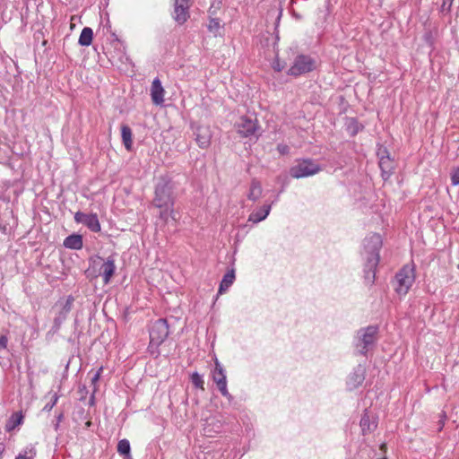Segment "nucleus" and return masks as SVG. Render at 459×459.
<instances>
[{
    "mask_svg": "<svg viewBox=\"0 0 459 459\" xmlns=\"http://www.w3.org/2000/svg\"><path fill=\"white\" fill-rule=\"evenodd\" d=\"M381 238L375 234L366 239L365 248L368 250V255L365 264V279L372 283L375 280V269L379 262V248Z\"/></svg>",
    "mask_w": 459,
    "mask_h": 459,
    "instance_id": "obj_1",
    "label": "nucleus"
},
{
    "mask_svg": "<svg viewBox=\"0 0 459 459\" xmlns=\"http://www.w3.org/2000/svg\"><path fill=\"white\" fill-rule=\"evenodd\" d=\"M415 281L414 268L410 264L404 265L395 275L394 287L399 295H405Z\"/></svg>",
    "mask_w": 459,
    "mask_h": 459,
    "instance_id": "obj_2",
    "label": "nucleus"
},
{
    "mask_svg": "<svg viewBox=\"0 0 459 459\" xmlns=\"http://www.w3.org/2000/svg\"><path fill=\"white\" fill-rule=\"evenodd\" d=\"M316 67V60L308 55H298L292 65L289 68L287 74L290 76L298 77L302 74L312 72Z\"/></svg>",
    "mask_w": 459,
    "mask_h": 459,
    "instance_id": "obj_3",
    "label": "nucleus"
},
{
    "mask_svg": "<svg viewBox=\"0 0 459 459\" xmlns=\"http://www.w3.org/2000/svg\"><path fill=\"white\" fill-rule=\"evenodd\" d=\"M236 130L241 137H254L257 139L260 135V126L257 120L248 117H241L235 124Z\"/></svg>",
    "mask_w": 459,
    "mask_h": 459,
    "instance_id": "obj_4",
    "label": "nucleus"
},
{
    "mask_svg": "<svg viewBox=\"0 0 459 459\" xmlns=\"http://www.w3.org/2000/svg\"><path fill=\"white\" fill-rule=\"evenodd\" d=\"M320 170L321 168L316 162L311 160H303L290 169V174L292 178H300L313 176Z\"/></svg>",
    "mask_w": 459,
    "mask_h": 459,
    "instance_id": "obj_5",
    "label": "nucleus"
},
{
    "mask_svg": "<svg viewBox=\"0 0 459 459\" xmlns=\"http://www.w3.org/2000/svg\"><path fill=\"white\" fill-rule=\"evenodd\" d=\"M212 377L213 382L216 384L217 388L221 392V395H223L228 401H231L233 399L232 395L229 393L227 387V377L225 369L220 361L216 359L214 362V368L212 371Z\"/></svg>",
    "mask_w": 459,
    "mask_h": 459,
    "instance_id": "obj_6",
    "label": "nucleus"
},
{
    "mask_svg": "<svg viewBox=\"0 0 459 459\" xmlns=\"http://www.w3.org/2000/svg\"><path fill=\"white\" fill-rule=\"evenodd\" d=\"M169 335V325L166 319H158L155 321L150 330V343L159 346Z\"/></svg>",
    "mask_w": 459,
    "mask_h": 459,
    "instance_id": "obj_7",
    "label": "nucleus"
},
{
    "mask_svg": "<svg viewBox=\"0 0 459 459\" xmlns=\"http://www.w3.org/2000/svg\"><path fill=\"white\" fill-rule=\"evenodd\" d=\"M377 327L370 325L365 329L358 332L359 342L358 347H360L359 352L365 354L369 348L374 344L377 339Z\"/></svg>",
    "mask_w": 459,
    "mask_h": 459,
    "instance_id": "obj_8",
    "label": "nucleus"
},
{
    "mask_svg": "<svg viewBox=\"0 0 459 459\" xmlns=\"http://www.w3.org/2000/svg\"><path fill=\"white\" fill-rule=\"evenodd\" d=\"M153 204L159 208L169 207L173 204L171 189L168 183L161 182L157 185Z\"/></svg>",
    "mask_w": 459,
    "mask_h": 459,
    "instance_id": "obj_9",
    "label": "nucleus"
},
{
    "mask_svg": "<svg viewBox=\"0 0 459 459\" xmlns=\"http://www.w3.org/2000/svg\"><path fill=\"white\" fill-rule=\"evenodd\" d=\"M194 0H174L173 17L175 21L183 24L189 18L188 9Z\"/></svg>",
    "mask_w": 459,
    "mask_h": 459,
    "instance_id": "obj_10",
    "label": "nucleus"
},
{
    "mask_svg": "<svg viewBox=\"0 0 459 459\" xmlns=\"http://www.w3.org/2000/svg\"><path fill=\"white\" fill-rule=\"evenodd\" d=\"M74 221L77 223L84 224L93 232L100 231V223L99 221L97 214L95 213L86 214L82 212H77L74 214Z\"/></svg>",
    "mask_w": 459,
    "mask_h": 459,
    "instance_id": "obj_11",
    "label": "nucleus"
},
{
    "mask_svg": "<svg viewBox=\"0 0 459 459\" xmlns=\"http://www.w3.org/2000/svg\"><path fill=\"white\" fill-rule=\"evenodd\" d=\"M195 134V141L200 148L206 149L210 146L212 134L209 126H197Z\"/></svg>",
    "mask_w": 459,
    "mask_h": 459,
    "instance_id": "obj_12",
    "label": "nucleus"
},
{
    "mask_svg": "<svg viewBox=\"0 0 459 459\" xmlns=\"http://www.w3.org/2000/svg\"><path fill=\"white\" fill-rule=\"evenodd\" d=\"M165 91L159 78H155L151 86V98L155 105H161L164 102Z\"/></svg>",
    "mask_w": 459,
    "mask_h": 459,
    "instance_id": "obj_13",
    "label": "nucleus"
},
{
    "mask_svg": "<svg viewBox=\"0 0 459 459\" xmlns=\"http://www.w3.org/2000/svg\"><path fill=\"white\" fill-rule=\"evenodd\" d=\"M365 379V369L363 367L359 365L354 371L349 376L347 385L350 389H355L359 387Z\"/></svg>",
    "mask_w": 459,
    "mask_h": 459,
    "instance_id": "obj_14",
    "label": "nucleus"
},
{
    "mask_svg": "<svg viewBox=\"0 0 459 459\" xmlns=\"http://www.w3.org/2000/svg\"><path fill=\"white\" fill-rule=\"evenodd\" d=\"M116 271L115 260L112 257H108L100 267V273L103 277L105 284L110 281Z\"/></svg>",
    "mask_w": 459,
    "mask_h": 459,
    "instance_id": "obj_15",
    "label": "nucleus"
},
{
    "mask_svg": "<svg viewBox=\"0 0 459 459\" xmlns=\"http://www.w3.org/2000/svg\"><path fill=\"white\" fill-rule=\"evenodd\" d=\"M271 204H264L261 208L252 212L248 216V221L258 223L264 221L270 213Z\"/></svg>",
    "mask_w": 459,
    "mask_h": 459,
    "instance_id": "obj_16",
    "label": "nucleus"
},
{
    "mask_svg": "<svg viewBox=\"0 0 459 459\" xmlns=\"http://www.w3.org/2000/svg\"><path fill=\"white\" fill-rule=\"evenodd\" d=\"M379 167L382 170L383 177H385V175L389 176L393 170V161L385 150L379 152Z\"/></svg>",
    "mask_w": 459,
    "mask_h": 459,
    "instance_id": "obj_17",
    "label": "nucleus"
},
{
    "mask_svg": "<svg viewBox=\"0 0 459 459\" xmlns=\"http://www.w3.org/2000/svg\"><path fill=\"white\" fill-rule=\"evenodd\" d=\"M262 193L263 188L261 183L256 179H253L247 193V198L255 202L262 196Z\"/></svg>",
    "mask_w": 459,
    "mask_h": 459,
    "instance_id": "obj_18",
    "label": "nucleus"
},
{
    "mask_svg": "<svg viewBox=\"0 0 459 459\" xmlns=\"http://www.w3.org/2000/svg\"><path fill=\"white\" fill-rule=\"evenodd\" d=\"M64 246L70 249L79 250L82 247V238L78 234L70 235L65 238Z\"/></svg>",
    "mask_w": 459,
    "mask_h": 459,
    "instance_id": "obj_19",
    "label": "nucleus"
},
{
    "mask_svg": "<svg viewBox=\"0 0 459 459\" xmlns=\"http://www.w3.org/2000/svg\"><path fill=\"white\" fill-rule=\"evenodd\" d=\"M121 136L126 149L130 151L133 145V134L131 128L128 126L122 125Z\"/></svg>",
    "mask_w": 459,
    "mask_h": 459,
    "instance_id": "obj_20",
    "label": "nucleus"
},
{
    "mask_svg": "<svg viewBox=\"0 0 459 459\" xmlns=\"http://www.w3.org/2000/svg\"><path fill=\"white\" fill-rule=\"evenodd\" d=\"M235 281V273L234 270L228 272L222 278L221 281L219 293L222 294L228 290V289L233 284Z\"/></svg>",
    "mask_w": 459,
    "mask_h": 459,
    "instance_id": "obj_21",
    "label": "nucleus"
},
{
    "mask_svg": "<svg viewBox=\"0 0 459 459\" xmlns=\"http://www.w3.org/2000/svg\"><path fill=\"white\" fill-rule=\"evenodd\" d=\"M93 38V30L90 27H84L79 37L78 43L82 47H88L91 44Z\"/></svg>",
    "mask_w": 459,
    "mask_h": 459,
    "instance_id": "obj_22",
    "label": "nucleus"
},
{
    "mask_svg": "<svg viewBox=\"0 0 459 459\" xmlns=\"http://www.w3.org/2000/svg\"><path fill=\"white\" fill-rule=\"evenodd\" d=\"M359 424L363 434L373 431L377 427L376 423L370 420L369 415L368 413H364L362 415Z\"/></svg>",
    "mask_w": 459,
    "mask_h": 459,
    "instance_id": "obj_23",
    "label": "nucleus"
},
{
    "mask_svg": "<svg viewBox=\"0 0 459 459\" xmlns=\"http://www.w3.org/2000/svg\"><path fill=\"white\" fill-rule=\"evenodd\" d=\"M117 452L121 455L130 456V443L127 439H122L117 444Z\"/></svg>",
    "mask_w": 459,
    "mask_h": 459,
    "instance_id": "obj_24",
    "label": "nucleus"
},
{
    "mask_svg": "<svg viewBox=\"0 0 459 459\" xmlns=\"http://www.w3.org/2000/svg\"><path fill=\"white\" fill-rule=\"evenodd\" d=\"M22 415L21 413H14L10 418V420L6 425V429L8 430H12V429H15L17 426H19L22 423Z\"/></svg>",
    "mask_w": 459,
    "mask_h": 459,
    "instance_id": "obj_25",
    "label": "nucleus"
},
{
    "mask_svg": "<svg viewBox=\"0 0 459 459\" xmlns=\"http://www.w3.org/2000/svg\"><path fill=\"white\" fill-rule=\"evenodd\" d=\"M74 299L73 296H68L65 304L63 305V307L60 311L62 315V319H65L68 313L72 310L73 304H74Z\"/></svg>",
    "mask_w": 459,
    "mask_h": 459,
    "instance_id": "obj_26",
    "label": "nucleus"
},
{
    "mask_svg": "<svg viewBox=\"0 0 459 459\" xmlns=\"http://www.w3.org/2000/svg\"><path fill=\"white\" fill-rule=\"evenodd\" d=\"M35 455L36 449L32 446H30L20 453L15 459H34Z\"/></svg>",
    "mask_w": 459,
    "mask_h": 459,
    "instance_id": "obj_27",
    "label": "nucleus"
},
{
    "mask_svg": "<svg viewBox=\"0 0 459 459\" xmlns=\"http://www.w3.org/2000/svg\"><path fill=\"white\" fill-rule=\"evenodd\" d=\"M208 30L210 32L213 33L214 36L220 34L221 30V22L218 19H211L208 24Z\"/></svg>",
    "mask_w": 459,
    "mask_h": 459,
    "instance_id": "obj_28",
    "label": "nucleus"
},
{
    "mask_svg": "<svg viewBox=\"0 0 459 459\" xmlns=\"http://www.w3.org/2000/svg\"><path fill=\"white\" fill-rule=\"evenodd\" d=\"M191 381L193 383V385L202 390L204 389V379L202 377V376H200L198 373L195 372L192 374L191 376Z\"/></svg>",
    "mask_w": 459,
    "mask_h": 459,
    "instance_id": "obj_29",
    "label": "nucleus"
},
{
    "mask_svg": "<svg viewBox=\"0 0 459 459\" xmlns=\"http://www.w3.org/2000/svg\"><path fill=\"white\" fill-rule=\"evenodd\" d=\"M451 181L454 186L459 185V166L452 170Z\"/></svg>",
    "mask_w": 459,
    "mask_h": 459,
    "instance_id": "obj_30",
    "label": "nucleus"
},
{
    "mask_svg": "<svg viewBox=\"0 0 459 459\" xmlns=\"http://www.w3.org/2000/svg\"><path fill=\"white\" fill-rule=\"evenodd\" d=\"M454 0H443V4L441 5V12L449 13L453 4Z\"/></svg>",
    "mask_w": 459,
    "mask_h": 459,
    "instance_id": "obj_31",
    "label": "nucleus"
},
{
    "mask_svg": "<svg viewBox=\"0 0 459 459\" xmlns=\"http://www.w3.org/2000/svg\"><path fill=\"white\" fill-rule=\"evenodd\" d=\"M349 128L351 129L352 135L356 134L359 130V126L358 123L354 120H352L351 122Z\"/></svg>",
    "mask_w": 459,
    "mask_h": 459,
    "instance_id": "obj_32",
    "label": "nucleus"
},
{
    "mask_svg": "<svg viewBox=\"0 0 459 459\" xmlns=\"http://www.w3.org/2000/svg\"><path fill=\"white\" fill-rule=\"evenodd\" d=\"M102 370H103V368L101 367V368H100L98 369V371H96V372H95L94 376H93V377H92V378H91V384H92V385H96V383L99 381V379H100V374H101Z\"/></svg>",
    "mask_w": 459,
    "mask_h": 459,
    "instance_id": "obj_33",
    "label": "nucleus"
},
{
    "mask_svg": "<svg viewBox=\"0 0 459 459\" xmlns=\"http://www.w3.org/2000/svg\"><path fill=\"white\" fill-rule=\"evenodd\" d=\"M8 339L6 336H0V349H5L7 346Z\"/></svg>",
    "mask_w": 459,
    "mask_h": 459,
    "instance_id": "obj_34",
    "label": "nucleus"
},
{
    "mask_svg": "<svg viewBox=\"0 0 459 459\" xmlns=\"http://www.w3.org/2000/svg\"><path fill=\"white\" fill-rule=\"evenodd\" d=\"M277 149L282 154H285L289 152V147L287 145H283V144H279Z\"/></svg>",
    "mask_w": 459,
    "mask_h": 459,
    "instance_id": "obj_35",
    "label": "nucleus"
},
{
    "mask_svg": "<svg viewBox=\"0 0 459 459\" xmlns=\"http://www.w3.org/2000/svg\"><path fill=\"white\" fill-rule=\"evenodd\" d=\"M65 319H62V315L59 313L58 316H56L54 320V324L56 327H59Z\"/></svg>",
    "mask_w": 459,
    "mask_h": 459,
    "instance_id": "obj_36",
    "label": "nucleus"
},
{
    "mask_svg": "<svg viewBox=\"0 0 459 459\" xmlns=\"http://www.w3.org/2000/svg\"><path fill=\"white\" fill-rule=\"evenodd\" d=\"M273 68L274 70L276 71H281L283 68H284V65L280 64L279 61H276L274 64H273Z\"/></svg>",
    "mask_w": 459,
    "mask_h": 459,
    "instance_id": "obj_37",
    "label": "nucleus"
},
{
    "mask_svg": "<svg viewBox=\"0 0 459 459\" xmlns=\"http://www.w3.org/2000/svg\"><path fill=\"white\" fill-rule=\"evenodd\" d=\"M165 216H167V212H160V217L164 218Z\"/></svg>",
    "mask_w": 459,
    "mask_h": 459,
    "instance_id": "obj_38",
    "label": "nucleus"
},
{
    "mask_svg": "<svg viewBox=\"0 0 459 459\" xmlns=\"http://www.w3.org/2000/svg\"><path fill=\"white\" fill-rule=\"evenodd\" d=\"M386 448V445L385 444H382L381 445V450H385Z\"/></svg>",
    "mask_w": 459,
    "mask_h": 459,
    "instance_id": "obj_39",
    "label": "nucleus"
},
{
    "mask_svg": "<svg viewBox=\"0 0 459 459\" xmlns=\"http://www.w3.org/2000/svg\"><path fill=\"white\" fill-rule=\"evenodd\" d=\"M56 401H57V397L56 396L55 399H54V403H52L51 407H53L56 404Z\"/></svg>",
    "mask_w": 459,
    "mask_h": 459,
    "instance_id": "obj_40",
    "label": "nucleus"
}]
</instances>
